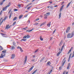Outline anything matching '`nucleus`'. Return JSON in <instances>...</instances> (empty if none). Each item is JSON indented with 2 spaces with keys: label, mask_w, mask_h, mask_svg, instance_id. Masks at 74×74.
Segmentation results:
<instances>
[{
  "label": "nucleus",
  "mask_w": 74,
  "mask_h": 74,
  "mask_svg": "<svg viewBox=\"0 0 74 74\" xmlns=\"http://www.w3.org/2000/svg\"><path fill=\"white\" fill-rule=\"evenodd\" d=\"M66 59V58H64L62 60V62H63L61 66L62 67H63V66H64V64H65V63H66V60H65Z\"/></svg>",
  "instance_id": "f257e3e1"
},
{
  "label": "nucleus",
  "mask_w": 74,
  "mask_h": 74,
  "mask_svg": "<svg viewBox=\"0 0 74 74\" xmlns=\"http://www.w3.org/2000/svg\"><path fill=\"white\" fill-rule=\"evenodd\" d=\"M5 53H2L1 54V56H0V58L1 59V58H3L4 56H5Z\"/></svg>",
  "instance_id": "f03ea898"
},
{
  "label": "nucleus",
  "mask_w": 74,
  "mask_h": 74,
  "mask_svg": "<svg viewBox=\"0 0 74 74\" xmlns=\"http://www.w3.org/2000/svg\"><path fill=\"white\" fill-rule=\"evenodd\" d=\"M67 38H72V37H73V36L71 35V34H69L67 35Z\"/></svg>",
  "instance_id": "7ed1b4c3"
},
{
  "label": "nucleus",
  "mask_w": 74,
  "mask_h": 74,
  "mask_svg": "<svg viewBox=\"0 0 74 74\" xmlns=\"http://www.w3.org/2000/svg\"><path fill=\"white\" fill-rule=\"evenodd\" d=\"M10 27H11V26H10V25H8L6 26L5 29H10Z\"/></svg>",
  "instance_id": "20e7f679"
},
{
  "label": "nucleus",
  "mask_w": 74,
  "mask_h": 74,
  "mask_svg": "<svg viewBox=\"0 0 74 74\" xmlns=\"http://www.w3.org/2000/svg\"><path fill=\"white\" fill-rule=\"evenodd\" d=\"M15 54H12V56L11 57V59H14L15 58Z\"/></svg>",
  "instance_id": "39448f33"
},
{
  "label": "nucleus",
  "mask_w": 74,
  "mask_h": 74,
  "mask_svg": "<svg viewBox=\"0 0 74 74\" xmlns=\"http://www.w3.org/2000/svg\"><path fill=\"white\" fill-rule=\"evenodd\" d=\"M7 16L5 17L4 19H3L2 21L0 23L1 24H2V23L3 22V21H5V20H6V19H7Z\"/></svg>",
  "instance_id": "423d86ee"
},
{
  "label": "nucleus",
  "mask_w": 74,
  "mask_h": 74,
  "mask_svg": "<svg viewBox=\"0 0 74 74\" xmlns=\"http://www.w3.org/2000/svg\"><path fill=\"white\" fill-rule=\"evenodd\" d=\"M10 49L11 50H14V49H15V47L13 46H10Z\"/></svg>",
  "instance_id": "0eeeda50"
},
{
  "label": "nucleus",
  "mask_w": 74,
  "mask_h": 74,
  "mask_svg": "<svg viewBox=\"0 0 74 74\" xmlns=\"http://www.w3.org/2000/svg\"><path fill=\"white\" fill-rule=\"evenodd\" d=\"M70 30V27H68L67 28V29L66 30V33H68V32H69V31Z\"/></svg>",
  "instance_id": "6e6552de"
},
{
  "label": "nucleus",
  "mask_w": 74,
  "mask_h": 74,
  "mask_svg": "<svg viewBox=\"0 0 74 74\" xmlns=\"http://www.w3.org/2000/svg\"><path fill=\"white\" fill-rule=\"evenodd\" d=\"M7 7H8V6H6L5 8H2L3 11H5V10H6L7 9Z\"/></svg>",
  "instance_id": "1a4fd4ad"
},
{
  "label": "nucleus",
  "mask_w": 74,
  "mask_h": 74,
  "mask_svg": "<svg viewBox=\"0 0 74 74\" xmlns=\"http://www.w3.org/2000/svg\"><path fill=\"white\" fill-rule=\"evenodd\" d=\"M34 67V66H32L29 70L28 71V72H30V71H32V70H33V69Z\"/></svg>",
  "instance_id": "9d476101"
},
{
  "label": "nucleus",
  "mask_w": 74,
  "mask_h": 74,
  "mask_svg": "<svg viewBox=\"0 0 74 74\" xmlns=\"http://www.w3.org/2000/svg\"><path fill=\"white\" fill-rule=\"evenodd\" d=\"M72 54V53H71L69 55V59H68V62H69L70 61V59L71 58V57Z\"/></svg>",
  "instance_id": "9b49d317"
},
{
  "label": "nucleus",
  "mask_w": 74,
  "mask_h": 74,
  "mask_svg": "<svg viewBox=\"0 0 74 74\" xmlns=\"http://www.w3.org/2000/svg\"><path fill=\"white\" fill-rule=\"evenodd\" d=\"M64 6V5H62L60 9V12H61V11H62V10H63V7Z\"/></svg>",
  "instance_id": "f8f14e48"
},
{
  "label": "nucleus",
  "mask_w": 74,
  "mask_h": 74,
  "mask_svg": "<svg viewBox=\"0 0 74 74\" xmlns=\"http://www.w3.org/2000/svg\"><path fill=\"white\" fill-rule=\"evenodd\" d=\"M50 15V13L49 12L47 13L46 14H45V15L46 16H49Z\"/></svg>",
  "instance_id": "ddd939ff"
},
{
  "label": "nucleus",
  "mask_w": 74,
  "mask_h": 74,
  "mask_svg": "<svg viewBox=\"0 0 74 74\" xmlns=\"http://www.w3.org/2000/svg\"><path fill=\"white\" fill-rule=\"evenodd\" d=\"M64 43L63 44V46H62L61 49V51H62L63 50V48H64Z\"/></svg>",
  "instance_id": "4468645a"
},
{
  "label": "nucleus",
  "mask_w": 74,
  "mask_h": 74,
  "mask_svg": "<svg viewBox=\"0 0 74 74\" xmlns=\"http://www.w3.org/2000/svg\"><path fill=\"white\" fill-rule=\"evenodd\" d=\"M27 56H26L25 58V60L24 62V63H25L26 62V61H27Z\"/></svg>",
  "instance_id": "2eb2a0df"
},
{
  "label": "nucleus",
  "mask_w": 74,
  "mask_h": 74,
  "mask_svg": "<svg viewBox=\"0 0 74 74\" xmlns=\"http://www.w3.org/2000/svg\"><path fill=\"white\" fill-rule=\"evenodd\" d=\"M62 53V52L60 51H59L58 53L57 54V56H59V55H60V53Z\"/></svg>",
  "instance_id": "dca6fc26"
},
{
  "label": "nucleus",
  "mask_w": 74,
  "mask_h": 74,
  "mask_svg": "<svg viewBox=\"0 0 74 74\" xmlns=\"http://www.w3.org/2000/svg\"><path fill=\"white\" fill-rule=\"evenodd\" d=\"M33 29H31L30 30H27L26 31V32H28V33H30V32H32L33 31Z\"/></svg>",
  "instance_id": "f3484780"
},
{
  "label": "nucleus",
  "mask_w": 74,
  "mask_h": 74,
  "mask_svg": "<svg viewBox=\"0 0 74 74\" xmlns=\"http://www.w3.org/2000/svg\"><path fill=\"white\" fill-rule=\"evenodd\" d=\"M72 2H70V3H69L67 5V6L66 7V8H68L69 7V5H70V4Z\"/></svg>",
  "instance_id": "a211bd4d"
},
{
  "label": "nucleus",
  "mask_w": 74,
  "mask_h": 74,
  "mask_svg": "<svg viewBox=\"0 0 74 74\" xmlns=\"http://www.w3.org/2000/svg\"><path fill=\"white\" fill-rule=\"evenodd\" d=\"M70 64L69 63L68 64V66L67 67V69H69L70 68Z\"/></svg>",
  "instance_id": "6ab92c4d"
},
{
  "label": "nucleus",
  "mask_w": 74,
  "mask_h": 74,
  "mask_svg": "<svg viewBox=\"0 0 74 74\" xmlns=\"http://www.w3.org/2000/svg\"><path fill=\"white\" fill-rule=\"evenodd\" d=\"M13 45L15 47L16 46V43L15 42H13Z\"/></svg>",
  "instance_id": "aec40b11"
},
{
  "label": "nucleus",
  "mask_w": 74,
  "mask_h": 74,
  "mask_svg": "<svg viewBox=\"0 0 74 74\" xmlns=\"http://www.w3.org/2000/svg\"><path fill=\"white\" fill-rule=\"evenodd\" d=\"M37 69H36L33 73H32L31 74H35V73H36V72H37Z\"/></svg>",
  "instance_id": "412c9836"
},
{
  "label": "nucleus",
  "mask_w": 74,
  "mask_h": 74,
  "mask_svg": "<svg viewBox=\"0 0 74 74\" xmlns=\"http://www.w3.org/2000/svg\"><path fill=\"white\" fill-rule=\"evenodd\" d=\"M26 41V39H23L21 40V41Z\"/></svg>",
  "instance_id": "4be33fe9"
},
{
  "label": "nucleus",
  "mask_w": 74,
  "mask_h": 74,
  "mask_svg": "<svg viewBox=\"0 0 74 74\" xmlns=\"http://www.w3.org/2000/svg\"><path fill=\"white\" fill-rule=\"evenodd\" d=\"M10 5H11V3L9 2L8 3V5H7V6H8V7H9Z\"/></svg>",
  "instance_id": "5701e85b"
},
{
  "label": "nucleus",
  "mask_w": 74,
  "mask_h": 74,
  "mask_svg": "<svg viewBox=\"0 0 74 74\" xmlns=\"http://www.w3.org/2000/svg\"><path fill=\"white\" fill-rule=\"evenodd\" d=\"M50 64H51L50 62H48L47 63V64L49 66H50Z\"/></svg>",
  "instance_id": "b1692460"
},
{
  "label": "nucleus",
  "mask_w": 74,
  "mask_h": 74,
  "mask_svg": "<svg viewBox=\"0 0 74 74\" xmlns=\"http://www.w3.org/2000/svg\"><path fill=\"white\" fill-rule=\"evenodd\" d=\"M40 40H41V41H43V38H42V36H40Z\"/></svg>",
  "instance_id": "393cba45"
},
{
  "label": "nucleus",
  "mask_w": 74,
  "mask_h": 74,
  "mask_svg": "<svg viewBox=\"0 0 74 74\" xmlns=\"http://www.w3.org/2000/svg\"><path fill=\"white\" fill-rule=\"evenodd\" d=\"M74 32H73L71 34V36H72V37L74 36Z\"/></svg>",
  "instance_id": "a878e982"
},
{
  "label": "nucleus",
  "mask_w": 74,
  "mask_h": 74,
  "mask_svg": "<svg viewBox=\"0 0 74 74\" xmlns=\"http://www.w3.org/2000/svg\"><path fill=\"white\" fill-rule=\"evenodd\" d=\"M12 12H11L10 15H9V19L11 18V16L12 15Z\"/></svg>",
  "instance_id": "bb28decb"
},
{
  "label": "nucleus",
  "mask_w": 74,
  "mask_h": 74,
  "mask_svg": "<svg viewBox=\"0 0 74 74\" xmlns=\"http://www.w3.org/2000/svg\"><path fill=\"white\" fill-rule=\"evenodd\" d=\"M45 58V57H43L40 60V62H42V61L43 60H44V59Z\"/></svg>",
  "instance_id": "cd10ccee"
},
{
  "label": "nucleus",
  "mask_w": 74,
  "mask_h": 74,
  "mask_svg": "<svg viewBox=\"0 0 74 74\" xmlns=\"http://www.w3.org/2000/svg\"><path fill=\"white\" fill-rule=\"evenodd\" d=\"M23 17V15H21L19 16V19H21L22 18V17Z\"/></svg>",
  "instance_id": "c85d7f7f"
},
{
  "label": "nucleus",
  "mask_w": 74,
  "mask_h": 74,
  "mask_svg": "<svg viewBox=\"0 0 74 74\" xmlns=\"http://www.w3.org/2000/svg\"><path fill=\"white\" fill-rule=\"evenodd\" d=\"M52 70H50L49 72H48L47 74H51V72H52Z\"/></svg>",
  "instance_id": "c756f323"
},
{
  "label": "nucleus",
  "mask_w": 74,
  "mask_h": 74,
  "mask_svg": "<svg viewBox=\"0 0 74 74\" xmlns=\"http://www.w3.org/2000/svg\"><path fill=\"white\" fill-rule=\"evenodd\" d=\"M3 48L2 47L0 46V51H1V50H3Z\"/></svg>",
  "instance_id": "7c9ffc66"
},
{
  "label": "nucleus",
  "mask_w": 74,
  "mask_h": 74,
  "mask_svg": "<svg viewBox=\"0 0 74 74\" xmlns=\"http://www.w3.org/2000/svg\"><path fill=\"white\" fill-rule=\"evenodd\" d=\"M61 12L59 13V18H61Z\"/></svg>",
  "instance_id": "2f4dec72"
},
{
  "label": "nucleus",
  "mask_w": 74,
  "mask_h": 74,
  "mask_svg": "<svg viewBox=\"0 0 74 74\" xmlns=\"http://www.w3.org/2000/svg\"><path fill=\"white\" fill-rule=\"evenodd\" d=\"M27 37V38H30V36H29V35H27L26 36Z\"/></svg>",
  "instance_id": "473e14b6"
},
{
  "label": "nucleus",
  "mask_w": 74,
  "mask_h": 74,
  "mask_svg": "<svg viewBox=\"0 0 74 74\" xmlns=\"http://www.w3.org/2000/svg\"><path fill=\"white\" fill-rule=\"evenodd\" d=\"M30 8H32V6H30L29 7H28V8H27V10H29V9H30Z\"/></svg>",
  "instance_id": "72a5a7b5"
},
{
  "label": "nucleus",
  "mask_w": 74,
  "mask_h": 74,
  "mask_svg": "<svg viewBox=\"0 0 74 74\" xmlns=\"http://www.w3.org/2000/svg\"><path fill=\"white\" fill-rule=\"evenodd\" d=\"M16 22H14L12 24V25L14 26V25H15V24H16Z\"/></svg>",
  "instance_id": "f704fd0d"
},
{
  "label": "nucleus",
  "mask_w": 74,
  "mask_h": 74,
  "mask_svg": "<svg viewBox=\"0 0 74 74\" xmlns=\"http://www.w3.org/2000/svg\"><path fill=\"white\" fill-rule=\"evenodd\" d=\"M51 25V22L50 23V24H47V26L49 27H50V26Z\"/></svg>",
  "instance_id": "c9c22d12"
},
{
  "label": "nucleus",
  "mask_w": 74,
  "mask_h": 74,
  "mask_svg": "<svg viewBox=\"0 0 74 74\" xmlns=\"http://www.w3.org/2000/svg\"><path fill=\"white\" fill-rule=\"evenodd\" d=\"M62 45V42L61 41L59 44L60 46H61Z\"/></svg>",
  "instance_id": "e433bc0d"
},
{
  "label": "nucleus",
  "mask_w": 74,
  "mask_h": 74,
  "mask_svg": "<svg viewBox=\"0 0 74 74\" xmlns=\"http://www.w3.org/2000/svg\"><path fill=\"white\" fill-rule=\"evenodd\" d=\"M17 18V17H14L13 19V21H15V20Z\"/></svg>",
  "instance_id": "4c0bfd02"
},
{
  "label": "nucleus",
  "mask_w": 74,
  "mask_h": 74,
  "mask_svg": "<svg viewBox=\"0 0 74 74\" xmlns=\"http://www.w3.org/2000/svg\"><path fill=\"white\" fill-rule=\"evenodd\" d=\"M18 7L19 8L21 7V4H19L18 5Z\"/></svg>",
  "instance_id": "58836bf2"
},
{
  "label": "nucleus",
  "mask_w": 74,
  "mask_h": 74,
  "mask_svg": "<svg viewBox=\"0 0 74 74\" xmlns=\"http://www.w3.org/2000/svg\"><path fill=\"white\" fill-rule=\"evenodd\" d=\"M71 50H70L67 53V54H69L71 52Z\"/></svg>",
  "instance_id": "ea45409f"
},
{
  "label": "nucleus",
  "mask_w": 74,
  "mask_h": 74,
  "mask_svg": "<svg viewBox=\"0 0 74 74\" xmlns=\"http://www.w3.org/2000/svg\"><path fill=\"white\" fill-rule=\"evenodd\" d=\"M3 3H4V2H3V1H2L1 2V3H0V5H2L3 4Z\"/></svg>",
  "instance_id": "a19ab883"
},
{
  "label": "nucleus",
  "mask_w": 74,
  "mask_h": 74,
  "mask_svg": "<svg viewBox=\"0 0 74 74\" xmlns=\"http://www.w3.org/2000/svg\"><path fill=\"white\" fill-rule=\"evenodd\" d=\"M27 37H26V35H25L24 36H23V38H26Z\"/></svg>",
  "instance_id": "79ce46f5"
},
{
  "label": "nucleus",
  "mask_w": 74,
  "mask_h": 74,
  "mask_svg": "<svg viewBox=\"0 0 74 74\" xmlns=\"http://www.w3.org/2000/svg\"><path fill=\"white\" fill-rule=\"evenodd\" d=\"M6 52H7V51H6V50H5L4 51H2V52H3V53H6Z\"/></svg>",
  "instance_id": "37998d69"
},
{
  "label": "nucleus",
  "mask_w": 74,
  "mask_h": 74,
  "mask_svg": "<svg viewBox=\"0 0 74 74\" xmlns=\"http://www.w3.org/2000/svg\"><path fill=\"white\" fill-rule=\"evenodd\" d=\"M44 25V23L41 24L40 26V27H41V26H42V25Z\"/></svg>",
  "instance_id": "c03bdc74"
},
{
  "label": "nucleus",
  "mask_w": 74,
  "mask_h": 74,
  "mask_svg": "<svg viewBox=\"0 0 74 74\" xmlns=\"http://www.w3.org/2000/svg\"><path fill=\"white\" fill-rule=\"evenodd\" d=\"M45 17L44 18V19H47V16H45V15H44Z\"/></svg>",
  "instance_id": "a18cd8bd"
},
{
  "label": "nucleus",
  "mask_w": 74,
  "mask_h": 74,
  "mask_svg": "<svg viewBox=\"0 0 74 74\" xmlns=\"http://www.w3.org/2000/svg\"><path fill=\"white\" fill-rule=\"evenodd\" d=\"M18 10L16 9H15L14 10V11H18Z\"/></svg>",
  "instance_id": "49530a36"
},
{
  "label": "nucleus",
  "mask_w": 74,
  "mask_h": 74,
  "mask_svg": "<svg viewBox=\"0 0 74 74\" xmlns=\"http://www.w3.org/2000/svg\"><path fill=\"white\" fill-rule=\"evenodd\" d=\"M31 61L32 62H34L35 61V59H32L31 60Z\"/></svg>",
  "instance_id": "de8ad7c7"
},
{
  "label": "nucleus",
  "mask_w": 74,
  "mask_h": 74,
  "mask_svg": "<svg viewBox=\"0 0 74 74\" xmlns=\"http://www.w3.org/2000/svg\"><path fill=\"white\" fill-rule=\"evenodd\" d=\"M11 10H10L9 12H8V14H10V13L11 12Z\"/></svg>",
  "instance_id": "09e8293b"
},
{
  "label": "nucleus",
  "mask_w": 74,
  "mask_h": 74,
  "mask_svg": "<svg viewBox=\"0 0 74 74\" xmlns=\"http://www.w3.org/2000/svg\"><path fill=\"white\" fill-rule=\"evenodd\" d=\"M38 24V23H35L34 24V25H37Z\"/></svg>",
  "instance_id": "8fccbe9b"
},
{
  "label": "nucleus",
  "mask_w": 74,
  "mask_h": 74,
  "mask_svg": "<svg viewBox=\"0 0 74 74\" xmlns=\"http://www.w3.org/2000/svg\"><path fill=\"white\" fill-rule=\"evenodd\" d=\"M55 32H56V29H55L53 31V34H54V33H55Z\"/></svg>",
  "instance_id": "3c124183"
},
{
  "label": "nucleus",
  "mask_w": 74,
  "mask_h": 74,
  "mask_svg": "<svg viewBox=\"0 0 74 74\" xmlns=\"http://www.w3.org/2000/svg\"><path fill=\"white\" fill-rule=\"evenodd\" d=\"M64 2H61V5H63L64 4Z\"/></svg>",
  "instance_id": "603ef678"
},
{
  "label": "nucleus",
  "mask_w": 74,
  "mask_h": 74,
  "mask_svg": "<svg viewBox=\"0 0 74 74\" xmlns=\"http://www.w3.org/2000/svg\"><path fill=\"white\" fill-rule=\"evenodd\" d=\"M73 47H71V48L69 50H71H71H72V49H73Z\"/></svg>",
  "instance_id": "864d4df0"
},
{
  "label": "nucleus",
  "mask_w": 74,
  "mask_h": 74,
  "mask_svg": "<svg viewBox=\"0 0 74 74\" xmlns=\"http://www.w3.org/2000/svg\"><path fill=\"white\" fill-rule=\"evenodd\" d=\"M20 51L21 52H23V50H22V48L20 49Z\"/></svg>",
  "instance_id": "5fc2aeb1"
},
{
  "label": "nucleus",
  "mask_w": 74,
  "mask_h": 74,
  "mask_svg": "<svg viewBox=\"0 0 74 74\" xmlns=\"http://www.w3.org/2000/svg\"><path fill=\"white\" fill-rule=\"evenodd\" d=\"M52 38H53V37H51L50 38V40L51 41V40H52Z\"/></svg>",
  "instance_id": "6e6d98bb"
},
{
  "label": "nucleus",
  "mask_w": 74,
  "mask_h": 74,
  "mask_svg": "<svg viewBox=\"0 0 74 74\" xmlns=\"http://www.w3.org/2000/svg\"><path fill=\"white\" fill-rule=\"evenodd\" d=\"M39 20V18H37L36 19V21H38Z\"/></svg>",
  "instance_id": "4d7b16f0"
},
{
  "label": "nucleus",
  "mask_w": 74,
  "mask_h": 74,
  "mask_svg": "<svg viewBox=\"0 0 74 74\" xmlns=\"http://www.w3.org/2000/svg\"><path fill=\"white\" fill-rule=\"evenodd\" d=\"M17 49H20L21 48V47H17Z\"/></svg>",
  "instance_id": "13d9d810"
},
{
  "label": "nucleus",
  "mask_w": 74,
  "mask_h": 74,
  "mask_svg": "<svg viewBox=\"0 0 74 74\" xmlns=\"http://www.w3.org/2000/svg\"><path fill=\"white\" fill-rule=\"evenodd\" d=\"M3 12V11H1L0 12V15H1V14H2Z\"/></svg>",
  "instance_id": "bf43d9fd"
},
{
  "label": "nucleus",
  "mask_w": 74,
  "mask_h": 74,
  "mask_svg": "<svg viewBox=\"0 0 74 74\" xmlns=\"http://www.w3.org/2000/svg\"><path fill=\"white\" fill-rule=\"evenodd\" d=\"M1 34L3 36H4L5 35V34H2V33Z\"/></svg>",
  "instance_id": "052dcab7"
},
{
  "label": "nucleus",
  "mask_w": 74,
  "mask_h": 74,
  "mask_svg": "<svg viewBox=\"0 0 74 74\" xmlns=\"http://www.w3.org/2000/svg\"><path fill=\"white\" fill-rule=\"evenodd\" d=\"M38 51V49L36 50L35 51V53H36V52H37V51Z\"/></svg>",
  "instance_id": "680f3d73"
},
{
  "label": "nucleus",
  "mask_w": 74,
  "mask_h": 74,
  "mask_svg": "<svg viewBox=\"0 0 74 74\" xmlns=\"http://www.w3.org/2000/svg\"><path fill=\"white\" fill-rule=\"evenodd\" d=\"M61 69H62V67H60L59 68V70H61Z\"/></svg>",
  "instance_id": "e2e57ef3"
},
{
  "label": "nucleus",
  "mask_w": 74,
  "mask_h": 74,
  "mask_svg": "<svg viewBox=\"0 0 74 74\" xmlns=\"http://www.w3.org/2000/svg\"><path fill=\"white\" fill-rule=\"evenodd\" d=\"M73 57H74V54H73L72 56L71 57V58H73Z\"/></svg>",
  "instance_id": "0e129e2a"
},
{
  "label": "nucleus",
  "mask_w": 74,
  "mask_h": 74,
  "mask_svg": "<svg viewBox=\"0 0 74 74\" xmlns=\"http://www.w3.org/2000/svg\"><path fill=\"white\" fill-rule=\"evenodd\" d=\"M49 3H50V4H52V1H49Z\"/></svg>",
  "instance_id": "69168bd1"
},
{
  "label": "nucleus",
  "mask_w": 74,
  "mask_h": 74,
  "mask_svg": "<svg viewBox=\"0 0 74 74\" xmlns=\"http://www.w3.org/2000/svg\"><path fill=\"white\" fill-rule=\"evenodd\" d=\"M28 23H30V20H29L27 22Z\"/></svg>",
  "instance_id": "338daca9"
},
{
  "label": "nucleus",
  "mask_w": 74,
  "mask_h": 74,
  "mask_svg": "<svg viewBox=\"0 0 74 74\" xmlns=\"http://www.w3.org/2000/svg\"><path fill=\"white\" fill-rule=\"evenodd\" d=\"M65 73H66V71H64L63 72V74H65Z\"/></svg>",
  "instance_id": "774afa93"
}]
</instances>
